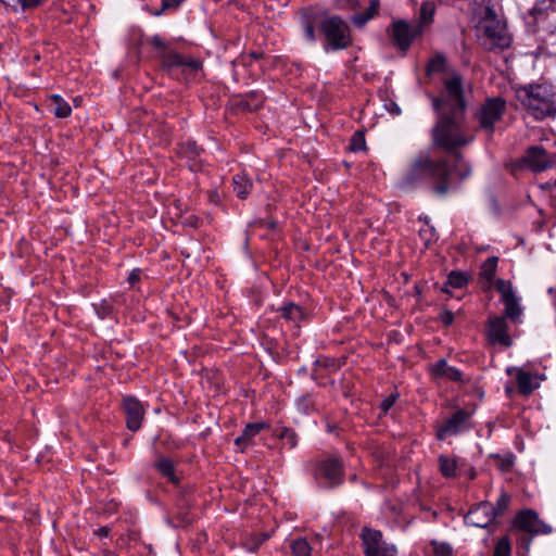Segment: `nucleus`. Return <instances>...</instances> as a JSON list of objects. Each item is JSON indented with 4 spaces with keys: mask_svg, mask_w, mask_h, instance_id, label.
<instances>
[{
    "mask_svg": "<svg viewBox=\"0 0 556 556\" xmlns=\"http://www.w3.org/2000/svg\"><path fill=\"white\" fill-rule=\"evenodd\" d=\"M366 149V141L363 132L356 131L350 143V150L353 152L364 151Z\"/></svg>",
    "mask_w": 556,
    "mask_h": 556,
    "instance_id": "nucleus-37",
    "label": "nucleus"
},
{
    "mask_svg": "<svg viewBox=\"0 0 556 556\" xmlns=\"http://www.w3.org/2000/svg\"><path fill=\"white\" fill-rule=\"evenodd\" d=\"M522 162L532 172H542L553 165L552 159L541 147H531L523 156Z\"/></svg>",
    "mask_w": 556,
    "mask_h": 556,
    "instance_id": "nucleus-18",
    "label": "nucleus"
},
{
    "mask_svg": "<svg viewBox=\"0 0 556 556\" xmlns=\"http://www.w3.org/2000/svg\"><path fill=\"white\" fill-rule=\"evenodd\" d=\"M437 122L430 134L431 147L451 153L456 160H460L462 155L456 150L470 141L463 125L464 115L444 112L437 113Z\"/></svg>",
    "mask_w": 556,
    "mask_h": 556,
    "instance_id": "nucleus-3",
    "label": "nucleus"
},
{
    "mask_svg": "<svg viewBox=\"0 0 556 556\" xmlns=\"http://www.w3.org/2000/svg\"><path fill=\"white\" fill-rule=\"evenodd\" d=\"M432 106L437 113L465 115L466 101L463 79L459 74L452 73L443 79V89L438 97H431Z\"/></svg>",
    "mask_w": 556,
    "mask_h": 556,
    "instance_id": "nucleus-5",
    "label": "nucleus"
},
{
    "mask_svg": "<svg viewBox=\"0 0 556 556\" xmlns=\"http://www.w3.org/2000/svg\"><path fill=\"white\" fill-rule=\"evenodd\" d=\"M190 225L197 227L198 226V218L194 216L190 217Z\"/></svg>",
    "mask_w": 556,
    "mask_h": 556,
    "instance_id": "nucleus-51",
    "label": "nucleus"
},
{
    "mask_svg": "<svg viewBox=\"0 0 556 556\" xmlns=\"http://www.w3.org/2000/svg\"><path fill=\"white\" fill-rule=\"evenodd\" d=\"M470 478L473 479L475 478V472H470Z\"/></svg>",
    "mask_w": 556,
    "mask_h": 556,
    "instance_id": "nucleus-52",
    "label": "nucleus"
},
{
    "mask_svg": "<svg viewBox=\"0 0 556 556\" xmlns=\"http://www.w3.org/2000/svg\"><path fill=\"white\" fill-rule=\"evenodd\" d=\"M181 153L192 159L199 155V148L193 142H188L181 147Z\"/></svg>",
    "mask_w": 556,
    "mask_h": 556,
    "instance_id": "nucleus-41",
    "label": "nucleus"
},
{
    "mask_svg": "<svg viewBox=\"0 0 556 556\" xmlns=\"http://www.w3.org/2000/svg\"><path fill=\"white\" fill-rule=\"evenodd\" d=\"M516 528L532 535L549 534L552 527L540 519L538 513L533 509L519 511L514 520Z\"/></svg>",
    "mask_w": 556,
    "mask_h": 556,
    "instance_id": "nucleus-11",
    "label": "nucleus"
},
{
    "mask_svg": "<svg viewBox=\"0 0 556 556\" xmlns=\"http://www.w3.org/2000/svg\"><path fill=\"white\" fill-rule=\"evenodd\" d=\"M509 502H510V496L507 493L502 492L500 497L496 501L495 506H493L495 518L504 514V511L509 506Z\"/></svg>",
    "mask_w": 556,
    "mask_h": 556,
    "instance_id": "nucleus-33",
    "label": "nucleus"
},
{
    "mask_svg": "<svg viewBox=\"0 0 556 556\" xmlns=\"http://www.w3.org/2000/svg\"><path fill=\"white\" fill-rule=\"evenodd\" d=\"M470 416L471 414L469 412L465 409H457L442 425L437 427V439L442 441L469 429L468 422Z\"/></svg>",
    "mask_w": 556,
    "mask_h": 556,
    "instance_id": "nucleus-13",
    "label": "nucleus"
},
{
    "mask_svg": "<svg viewBox=\"0 0 556 556\" xmlns=\"http://www.w3.org/2000/svg\"><path fill=\"white\" fill-rule=\"evenodd\" d=\"M41 3L42 0H21V2H18V5H21L23 11H26L29 9H35L41 5Z\"/></svg>",
    "mask_w": 556,
    "mask_h": 556,
    "instance_id": "nucleus-45",
    "label": "nucleus"
},
{
    "mask_svg": "<svg viewBox=\"0 0 556 556\" xmlns=\"http://www.w3.org/2000/svg\"><path fill=\"white\" fill-rule=\"evenodd\" d=\"M516 98L535 119L556 116V89L549 84L521 86Z\"/></svg>",
    "mask_w": 556,
    "mask_h": 556,
    "instance_id": "nucleus-4",
    "label": "nucleus"
},
{
    "mask_svg": "<svg viewBox=\"0 0 556 556\" xmlns=\"http://www.w3.org/2000/svg\"><path fill=\"white\" fill-rule=\"evenodd\" d=\"M505 110L506 102L503 98H488L484 103L480 105L475 117L480 128L485 130L489 135H492L495 124L502 118Z\"/></svg>",
    "mask_w": 556,
    "mask_h": 556,
    "instance_id": "nucleus-10",
    "label": "nucleus"
},
{
    "mask_svg": "<svg viewBox=\"0 0 556 556\" xmlns=\"http://www.w3.org/2000/svg\"><path fill=\"white\" fill-rule=\"evenodd\" d=\"M430 544L433 547L434 556H452L453 549L448 543L438 542L435 540H432L430 542Z\"/></svg>",
    "mask_w": 556,
    "mask_h": 556,
    "instance_id": "nucleus-34",
    "label": "nucleus"
},
{
    "mask_svg": "<svg viewBox=\"0 0 556 556\" xmlns=\"http://www.w3.org/2000/svg\"><path fill=\"white\" fill-rule=\"evenodd\" d=\"M149 41L157 50L155 58L162 72L185 83L198 77L202 70V63L199 60L178 53L169 48L159 35L152 36Z\"/></svg>",
    "mask_w": 556,
    "mask_h": 556,
    "instance_id": "nucleus-2",
    "label": "nucleus"
},
{
    "mask_svg": "<svg viewBox=\"0 0 556 556\" xmlns=\"http://www.w3.org/2000/svg\"><path fill=\"white\" fill-rule=\"evenodd\" d=\"M4 5L12 8L14 11L17 10L18 2L21 0H2Z\"/></svg>",
    "mask_w": 556,
    "mask_h": 556,
    "instance_id": "nucleus-50",
    "label": "nucleus"
},
{
    "mask_svg": "<svg viewBox=\"0 0 556 556\" xmlns=\"http://www.w3.org/2000/svg\"><path fill=\"white\" fill-rule=\"evenodd\" d=\"M140 280V271L139 270H132L128 277V282L131 286H135Z\"/></svg>",
    "mask_w": 556,
    "mask_h": 556,
    "instance_id": "nucleus-47",
    "label": "nucleus"
},
{
    "mask_svg": "<svg viewBox=\"0 0 556 556\" xmlns=\"http://www.w3.org/2000/svg\"><path fill=\"white\" fill-rule=\"evenodd\" d=\"M498 258L496 256L488 257L480 269V279L483 280L485 288H490L496 274Z\"/></svg>",
    "mask_w": 556,
    "mask_h": 556,
    "instance_id": "nucleus-24",
    "label": "nucleus"
},
{
    "mask_svg": "<svg viewBox=\"0 0 556 556\" xmlns=\"http://www.w3.org/2000/svg\"><path fill=\"white\" fill-rule=\"evenodd\" d=\"M510 542L507 536H503L497 543L493 552V556H510Z\"/></svg>",
    "mask_w": 556,
    "mask_h": 556,
    "instance_id": "nucleus-36",
    "label": "nucleus"
},
{
    "mask_svg": "<svg viewBox=\"0 0 556 556\" xmlns=\"http://www.w3.org/2000/svg\"><path fill=\"white\" fill-rule=\"evenodd\" d=\"M481 14L477 30L483 47L488 50L508 48L510 38L505 31L504 23L497 18L495 10L486 5L483 8Z\"/></svg>",
    "mask_w": 556,
    "mask_h": 556,
    "instance_id": "nucleus-6",
    "label": "nucleus"
},
{
    "mask_svg": "<svg viewBox=\"0 0 556 556\" xmlns=\"http://www.w3.org/2000/svg\"><path fill=\"white\" fill-rule=\"evenodd\" d=\"M154 468L173 484L179 483V478L176 475V468L173 459L161 456L154 463Z\"/></svg>",
    "mask_w": 556,
    "mask_h": 556,
    "instance_id": "nucleus-21",
    "label": "nucleus"
},
{
    "mask_svg": "<svg viewBox=\"0 0 556 556\" xmlns=\"http://www.w3.org/2000/svg\"><path fill=\"white\" fill-rule=\"evenodd\" d=\"M233 192L239 199H247L253 188L252 180L245 173L236 174L232 177Z\"/></svg>",
    "mask_w": 556,
    "mask_h": 556,
    "instance_id": "nucleus-23",
    "label": "nucleus"
},
{
    "mask_svg": "<svg viewBox=\"0 0 556 556\" xmlns=\"http://www.w3.org/2000/svg\"><path fill=\"white\" fill-rule=\"evenodd\" d=\"M313 476L324 488H336L343 483L344 467L340 458L328 456L315 463Z\"/></svg>",
    "mask_w": 556,
    "mask_h": 556,
    "instance_id": "nucleus-8",
    "label": "nucleus"
},
{
    "mask_svg": "<svg viewBox=\"0 0 556 556\" xmlns=\"http://www.w3.org/2000/svg\"><path fill=\"white\" fill-rule=\"evenodd\" d=\"M421 34L420 26H412L404 21L394 22L391 37L393 43L401 50H407L413 40Z\"/></svg>",
    "mask_w": 556,
    "mask_h": 556,
    "instance_id": "nucleus-15",
    "label": "nucleus"
},
{
    "mask_svg": "<svg viewBox=\"0 0 556 556\" xmlns=\"http://www.w3.org/2000/svg\"><path fill=\"white\" fill-rule=\"evenodd\" d=\"M50 100L52 102V112L54 115L59 118H65L68 117L72 113V108L70 104L63 100V98L59 94H52L50 97Z\"/></svg>",
    "mask_w": 556,
    "mask_h": 556,
    "instance_id": "nucleus-27",
    "label": "nucleus"
},
{
    "mask_svg": "<svg viewBox=\"0 0 556 556\" xmlns=\"http://www.w3.org/2000/svg\"><path fill=\"white\" fill-rule=\"evenodd\" d=\"M454 318H455V314L450 311V309H443L440 315H439V319L440 321L445 326V327H448L453 324L454 321Z\"/></svg>",
    "mask_w": 556,
    "mask_h": 556,
    "instance_id": "nucleus-42",
    "label": "nucleus"
},
{
    "mask_svg": "<svg viewBox=\"0 0 556 556\" xmlns=\"http://www.w3.org/2000/svg\"><path fill=\"white\" fill-rule=\"evenodd\" d=\"M290 549L293 556H311L312 553V547L304 538L291 541Z\"/></svg>",
    "mask_w": 556,
    "mask_h": 556,
    "instance_id": "nucleus-30",
    "label": "nucleus"
},
{
    "mask_svg": "<svg viewBox=\"0 0 556 556\" xmlns=\"http://www.w3.org/2000/svg\"><path fill=\"white\" fill-rule=\"evenodd\" d=\"M434 4L432 2H425L420 8V23L429 24L432 22L434 15Z\"/></svg>",
    "mask_w": 556,
    "mask_h": 556,
    "instance_id": "nucleus-35",
    "label": "nucleus"
},
{
    "mask_svg": "<svg viewBox=\"0 0 556 556\" xmlns=\"http://www.w3.org/2000/svg\"><path fill=\"white\" fill-rule=\"evenodd\" d=\"M445 63L446 59L443 54H434L427 64L426 74L432 76L438 73H443L445 71Z\"/></svg>",
    "mask_w": 556,
    "mask_h": 556,
    "instance_id": "nucleus-29",
    "label": "nucleus"
},
{
    "mask_svg": "<svg viewBox=\"0 0 556 556\" xmlns=\"http://www.w3.org/2000/svg\"><path fill=\"white\" fill-rule=\"evenodd\" d=\"M303 30L304 36L308 41L314 42L316 40L315 25L309 17H305L303 20Z\"/></svg>",
    "mask_w": 556,
    "mask_h": 556,
    "instance_id": "nucleus-38",
    "label": "nucleus"
},
{
    "mask_svg": "<svg viewBox=\"0 0 556 556\" xmlns=\"http://www.w3.org/2000/svg\"><path fill=\"white\" fill-rule=\"evenodd\" d=\"M439 470L444 478H454L456 476L457 463L454 458L446 455H440L438 458Z\"/></svg>",
    "mask_w": 556,
    "mask_h": 556,
    "instance_id": "nucleus-28",
    "label": "nucleus"
},
{
    "mask_svg": "<svg viewBox=\"0 0 556 556\" xmlns=\"http://www.w3.org/2000/svg\"><path fill=\"white\" fill-rule=\"evenodd\" d=\"M94 307L100 318H105L112 313V306L105 301Z\"/></svg>",
    "mask_w": 556,
    "mask_h": 556,
    "instance_id": "nucleus-44",
    "label": "nucleus"
},
{
    "mask_svg": "<svg viewBox=\"0 0 556 556\" xmlns=\"http://www.w3.org/2000/svg\"><path fill=\"white\" fill-rule=\"evenodd\" d=\"M468 282V279L465 274L460 271H452L447 277V285L453 288H463Z\"/></svg>",
    "mask_w": 556,
    "mask_h": 556,
    "instance_id": "nucleus-32",
    "label": "nucleus"
},
{
    "mask_svg": "<svg viewBox=\"0 0 556 556\" xmlns=\"http://www.w3.org/2000/svg\"><path fill=\"white\" fill-rule=\"evenodd\" d=\"M365 556H395L397 548L383 539L381 531L364 527L359 534Z\"/></svg>",
    "mask_w": 556,
    "mask_h": 556,
    "instance_id": "nucleus-9",
    "label": "nucleus"
},
{
    "mask_svg": "<svg viewBox=\"0 0 556 556\" xmlns=\"http://www.w3.org/2000/svg\"><path fill=\"white\" fill-rule=\"evenodd\" d=\"M264 98L257 91H251L245 98L240 99L237 105L247 111H256L263 105Z\"/></svg>",
    "mask_w": 556,
    "mask_h": 556,
    "instance_id": "nucleus-25",
    "label": "nucleus"
},
{
    "mask_svg": "<svg viewBox=\"0 0 556 556\" xmlns=\"http://www.w3.org/2000/svg\"><path fill=\"white\" fill-rule=\"evenodd\" d=\"M372 17H374V15L369 11L365 10L363 12H359V13H356L355 15H353L352 23L354 24V26L361 28Z\"/></svg>",
    "mask_w": 556,
    "mask_h": 556,
    "instance_id": "nucleus-39",
    "label": "nucleus"
},
{
    "mask_svg": "<svg viewBox=\"0 0 556 556\" xmlns=\"http://www.w3.org/2000/svg\"><path fill=\"white\" fill-rule=\"evenodd\" d=\"M379 4V0H370L369 7L366 10L375 16L378 13Z\"/></svg>",
    "mask_w": 556,
    "mask_h": 556,
    "instance_id": "nucleus-46",
    "label": "nucleus"
},
{
    "mask_svg": "<svg viewBox=\"0 0 556 556\" xmlns=\"http://www.w3.org/2000/svg\"><path fill=\"white\" fill-rule=\"evenodd\" d=\"M397 399L399 393H391L388 397H386L380 404L382 412L387 414L390 410V408L395 404Z\"/></svg>",
    "mask_w": 556,
    "mask_h": 556,
    "instance_id": "nucleus-40",
    "label": "nucleus"
},
{
    "mask_svg": "<svg viewBox=\"0 0 556 556\" xmlns=\"http://www.w3.org/2000/svg\"><path fill=\"white\" fill-rule=\"evenodd\" d=\"M266 424L264 422H254V424H248L241 435H239L235 440V444L239 446L241 450L245 448L252 439L257 435L262 429L266 428Z\"/></svg>",
    "mask_w": 556,
    "mask_h": 556,
    "instance_id": "nucleus-22",
    "label": "nucleus"
},
{
    "mask_svg": "<svg viewBox=\"0 0 556 556\" xmlns=\"http://www.w3.org/2000/svg\"><path fill=\"white\" fill-rule=\"evenodd\" d=\"M402 184L409 188L431 184L433 193L444 197L452 190L448 162L443 157L432 159L428 152H420L405 170Z\"/></svg>",
    "mask_w": 556,
    "mask_h": 556,
    "instance_id": "nucleus-1",
    "label": "nucleus"
},
{
    "mask_svg": "<svg viewBox=\"0 0 556 556\" xmlns=\"http://www.w3.org/2000/svg\"><path fill=\"white\" fill-rule=\"evenodd\" d=\"M489 340L493 344H501L503 346H510L511 339L508 334V326L505 317L492 316L488 320L486 328Z\"/></svg>",
    "mask_w": 556,
    "mask_h": 556,
    "instance_id": "nucleus-17",
    "label": "nucleus"
},
{
    "mask_svg": "<svg viewBox=\"0 0 556 556\" xmlns=\"http://www.w3.org/2000/svg\"><path fill=\"white\" fill-rule=\"evenodd\" d=\"M495 288L501 294V300L505 305V316L511 321L517 323L522 314V308L519 305V299L516 296L510 281L497 279Z\"/></svg>",
    "mask_w": 556,
    "mask_h": 556,
    "instance_id": "nucleus-12",
    "label": "nucleus"
},
{
    "mask_svg": "<svg viewBox=\"0 0 556 556\" xmlns=\"http://www.w3.org/2000/svg\"><path fill=\"white\" fill-rule=\"evenodd\" d=\"M278 437L282 440L285 445L293 448L298 444V435L294 430L290 428H283Z\"/></svg>",
    "mask_w": 556,
    "mask_h": 556,
    "instance_id": "nucleus-31",
    "label": "nucleus"
},
{
    "mask_svg": "<svg viewBox=\"0 0 556 556\" xmlns=\"http://www.w3.org/2000/svg\"><path fill=\"white\" fill-rule=\"evenodd\" d=\"M110 533V529L108 527H101L96 531V534L100 538H106Z\"/></svg>",
    "mask_w": 556,
    "mask_h": 556,
    "instance_id": "nucleus-49",
    "label": "nucleus"
},
{
    "mask_svg": "<svg viewBox=\"0 0 556 556\" xmlns=\"http://www.w3.org/2000/svg\"><path fill=\"white\" fill-rule=\"evenodd\" d=\"M185 0H162V10L152 12L153 15H160L162 11L166 9H176L178 8Z\"/></svg>",
    "mask_w": 556,
    "mask_h": 556,
    "instance_id": "nucleus-43",
    "label": "nucleus"
},
{
    "mask_svg": "<svg viewBox=\"0 0 556 556\" xmlns=\"http://www.w3.org/2000/svg\"><path fill=\"white\" fill-rule=\"evenodd\" d=\"M518 390L523 395H529L534 390L532 375L528 371L519 369L516 375Z\"/></svg>",
    "mask_w": 556,
    "mask_h": 556,
    "instance_id": "nucleus-26",
    "label": "nucleus"
},
{
    "mask_svg": "<svg viewBox=\"0 0 556 556\" xmlns=\"http://www.w3.org/2000/svg\"><path fill=\"white\" fill-rule=\"evenodd\" d=\"M431 372L435 378H446L454 382L463 381V374L456 367H452L443 358L439 359L431 367Z\"/></svg>",
    "mask_w": 556,
    "mask_h": 556,
    "instance_id": "nucleus-20",
    "label": "nucleus"
},
{
    "mask_svg": "<svg viewBox=\"0 0 556 556\" xmlns=\"http://www.w3.org/2000/svg\"><path fill=\"white\" fill-rule=\"evenodd\" d=\"M471 174V168L469 166H464V168L458 169V175L460 179H466Z\"/></svg>",
    "mask_w": 556,
    "mask_h": 556,
    "instance_id": "nucleus-48",
    "label": "nucleus"
},
{
    "mask_svg": "<svg viewBox=\"0 0 556 556\" xmlns=\"http://www.w3.org/2000/svg\"><path fill=\"white\" fill-rule=\"evenodd\" d=\"M494 519L493 505L489 502H481L469 510L465 522L472 527L486 528Z\"/></svg>",
    "mask_w": 556,
    "mask_h": 556,
    "instance_id": "nucleus-16",
    "label": "nucleus"
},
{
    "mask_svg": "<svg viewBox=\"0 0 556 556\" xmlns=\"http://www.w3.org/2000/svg\"><path fill=\"white\" fill-rule=\"evenodd\" d=\"M318 28L325 37V51L344 50L353 42L350 26L339 15L325 16L318 23Z\"/></svg>",
    "mask_w": 556,
    "mask_h": 556,
    "instance_id": "nucleus-7",
    "label": "nucleus"
},
{
    "mask_svg": "<svg viewBox=\"0 0 556 556\" xmlns=\"http://www.w3.org/2000/svg\"><path fill=\"white\" fill-rule=\"evenodd\" d=\"M122 405L126 415L127 429L134 432L139 430L146 415L143 404L136 396L126 395L123 397Z\"/></svg>",
    "mask_w": 556,
    "mask_h": 556,
    "instance_id": "nucleus-14",
    "label": "nucleus"
},
{
    "mask_svg": "<svg viewBox=\"0 0 556 556\" xmlns=\"http://www.w3.org/2000/svg\"><path fill=\"white\" fill-rule=\"evenodd\" d=\"M280 316L294 325V327L300 328V324L302 320L306 319L307 314L300 305L289 302L281 305L278 309Z\"/></svg>",
    "mask_w": 556,
    "mask_h": 556,
    "instance_id": "nucleus-19",
    "label": "nucleus"
}]
</instances>
